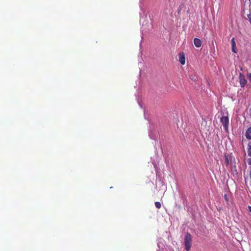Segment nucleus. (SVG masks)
<instances>
[{"label":"nucleus","mask_w":251,"mask_h":251,"mask_svg":"<svg viewBox=\"0 0 251 251\" xmlns=\"http://www.w3.org/2000/svg\"><path fill=\"white\" fill-rule=\"evenodd\" d=\"M220 121L224 126L225 129L226 131H228V126L229 123V119L227 116H223L221 119Z\"/></svg>","instance_id":"f03ea898"},{"label":"nucleus","mask_w":251,"mask_h":251,"mask_svg":"<svg viewBox=\"0 0 251 251\" xmlns=\"http://www.w3.org/2000/svg\"><path fill=\"white\" fill-rule=\"evenodd\" d=\"M250 111L251 112V108H250Z\"/></svg>","instance_id":"4468645a"},{"label":"nucleus","mask_w":251,"mask_h":251,"mask_svg":"<svg viewBox=\"0 0 251 251\" xmlns=\"http://www.w3.org/2000/svg\"><path fill=\"white\" fill-rule=\"evenodd\" d=\"M248 208L249 211L251 212V206L250 205L248 206Z\"/></svg>","instance_id":"9b49d317"},{"label":"nucleus","mask_w":251,"mask_h":251,"mask_svg":"<svg viewBox=\"0 0 251 251\" xmlns=\"http://www.w3.org/2000/svg\"><path fill=\"white\" fill-rule=\"evenodd\" d=\"M246 137L248 139H251V126L246 130Z\"/></svg>","instance_id":"0eeeda50"},{"label":"nucleus","mask_w":251,"mask_h":251,"mask_svg":"<svg viewBox=\"0 0 251 251\" xmlns=\"http://www.w3.org/2000/svg\"><path fill=\"white\" fill-rule=\"evenodd\" d=\"M194 43L195 46L197 48H200L201 47L202 43L201 40L197 38H195L194 40Z\"/></svg>","instance_id":"39448f33"},{"label":"nucleus","mask_w":251,"mask_h":251,"mask_svg":"<svg viewBox=\"0 0 251 251\" xmlns=\"http://www.w3.org/2000/svg\"><path fill=\"white\" fill-rule=\"evenodd\" d=\"M192 238L191 235L189 233H186L184 239V244L185 250L187 251L190 250L192 245Z\"/></svg>","instance_id":"f257e3e1"},{"label":"nucleus","mask_w":251,"mask_h":251,"mask_svg":"<svg viewBox=\"0 0 251 251\" xmlns=\"http://www.w3.org/2000/svg\"><path fill=\"white\" fill-rule=\"evenodd\" d=\"M239 82L242 87H244L247 84V80L245 77L242 73H240L239 74Z\"/></svg>","instance_id":"7ed1b4c3"},{"label":"nucleus","mask_w":251,"mask_h":251,"mask_svg":"<svg viewBox=\"0 0 251 251\" xmlns=\"http://www.w3.org/2000/svg\"><path fill=\"white\" fill-rule=\"evenodd\" d=\"M248 154L251 157V143H249L248 145ZM249 163L251 164V160L249 161Z\"/></svg>","instance_id":"6e6552de"},{"label":"nucleus","mask_w":251,"mask_h":251,"mask_svg":"<svg viewBox=\"0 0 251 251\" xmlns=\"http://www.w3.org/2000/svg\"><path fill=\"white\" fill-rule=\"evenodd\" d=\"M231 46H232V51L234 53H237V50L236 48V43L235 41L234 38H232L231 41Z\"/></svg>","instance_id":"423d86ee"},{"label":"nucleus","mask_w":251,"mask_h":251,"mask_svg":"<svg viewBox=\"0 0 251 251\" xmlns=\"http://www.w3.org/2000/svg\"><path fill=\"white\" fill-rule=\"evenodd\" d=\"M248 77L250 78V79L251 80V73H250L248 75Z\"/></svg>","instance_id":"f8f14e48"},{"label":"nucleus","mask_w":251,"mask_h":251,"mask_svg":"<svg viewBox=\"0 0 251 251\" xmlns=\"http://www.w3.org/2000/svg\"><path fill=\"white\" fill-rule=\"evenodd\" d=\"M179 61L182 65H184L185 63V58L184 54L183 52L180 53L178 55Z\"/></svg>","instance_id":"20e7f679"},{"label":"nucleus","mask_w":251,"mask_h":251,"mask_svg":"<svg viewBox=\"0 0 251 251\" xmlns=\"http://www.w3.org/2000/svg\"><path fill=\"white\" fill-rule=\"evenodd\" d=\"M226 164H228V158L226 156Z\"/></svg>","instance_id":"ddd939ff"},{"label":"nucleus","mask_w":251,"mask_h":251,"mask_svg":"<svg viewBox=\"0 0 251 251\" xmlns=\"http://www.w3.org/2000/svg\"><path fill=\"white\" fill-rule=\"evenodd\" d=\"M248 18L250 20V22L251 21V12H250L249 14H248Z\"/></svg>","instance_id":"9d476101"},{"label":"nucleus","mask_w":251,"mask_h":251,"mask_svg":"<svg viewBox=\"0 0 251 251\" xmlns=\"http://www.w3.org/2000/svg\"><path fill=\"white\" fill-rule=\"evenodd\" d=\"M155 205L156 207L158 209H159L161 207V204L160 202L156 201L155 202Z\"/></svg>","instance_id":"1a4fd4ad"},{"label":"nucleus","mask_w":251,"mask_h":251,"mask_svg":"<svg viewBox=\"0 0 251 251\" xmlns=\"http://www.w3.org/2000/svg\"><path fill=\"white\" fill-rule=\"evenodd\" d=\"M250 23H251V21L250 22Z\"/></svg>","instance_id":"2eb2a0df"}]
</instances>
